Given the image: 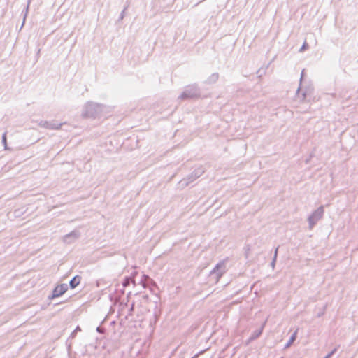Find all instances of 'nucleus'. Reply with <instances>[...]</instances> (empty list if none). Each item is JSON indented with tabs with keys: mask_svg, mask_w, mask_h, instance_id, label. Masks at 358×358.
I'll return each mask as SVG.
<instances>
[{
	"mask_svg": "<svg viewBox=\"0 0 358 358\" xmlns=\"http://www.w3.org/2000/svg\"><path fill=\"white\" fill-rule=\"evenodd\" d=\"M127 6L125 7L123 10L121 12L120 16H119V19L118 20H122L124 17V13H125V10H127Z\"/></svg>",
	"mask_w": 358,
	"mask_h": 358,
	"instance_id": "19",
	"label": "nucleus"
},
{
	"mask_svg": "<svg viewBox=\"0 0 358 358\" xmlns=\"http://www.w3.org/2000/svg\"><path fill=\"white\" fill-rule=\"evenodd\" d=\"M6 132H5L3 136H2V143L4 146V149L5 150H8L9 148H8V145H7V138H6Z\"/></svg>",
	"mask_w": 358,
	"mask_h": 358,
	"instance_id": "16",
	"label": "nucleus"
},
{
	"mask_svg": "<svg viewBox=\"0 0 358 358\" xmlns=\"http://www.w3.org/2000/svg\"><path fill=\"white\" fill-rule=\"evenodd\" d=\"M30 1H31L30 0H28V3H27V6L25 7L24 10H23V13H24V18H23L22 24L21 25V28L24 24L25 20H26V17H27V13H28V11H29V7Z\"/></svg>",
	"mask_w": 358,
	"mask_h": 358,
	"instance_id": "13",
	"label": "nucleus"
},
{
	"mask_svg": "<svg viewBox=\"0 0 358 358\" xmlns=\"http://www.w3.org/2000/svg\"><path fill=\"white\" fill-rule=\"evenodd\" d=\"M75 331H80V328L79 326H78L76 329L74 330Z\"/></svg>",
	"mask_w": 358,
	"mask_h": 358,
	"instance_id": "25",
	"label": "nucleus"
},
{
	"mask_svg": "<svg viewBox=\"0 0 358 358\" xmlns=\"http://www.w3.org/2000/svg\"><path fill=\"white\" fill-rule=\"evenodd\" d=\"M337 349L334 348L329 354H327L324 358H330L336 352Z\"/></svg>",
	"mask_w": 358,
	"mask_h": 358,
	"instance_id": "20",
	"label": "nucleus"
},
{
	"mask_svg": "<svg viewBox=\"0 0 358 358\" xmlns=\"http://www.w3.org/2000/svg\"><path fill=\"white\" fill-rule=\"evenodd\" d=\"M39 125L41 127H44L48 129H60L62 123H58L56 121H44L42 120L40 122Z\"/></svg>",
	"mask_w": 358,
	"mask_h": 358,
	"instance_id": "8",
	"label": "nucleus"
},
{
	"mask_svg": "<svg viewBox=\"0 0 358 358\" xmlns=\"http://www.w3.org/2000/svg\"><path fill=\"white\" fill-rule=\"evenodd\" d=\"M324 207L320 206L308 217V227L312 229L316 223L320 220L324 215Z\"/></svg>",
	"mask_w": 358,
	"mask_h": 358,
	"instance_id": "4",
	"label": "nucleus"
},
{
	"mask_svg": "<svg viewBox=\"0 0 358 358\" xmlns=\"http://www.w3.org/2000/svg\"><path fill=\"white\" fill-rule=\"evenodd\" d=\"M296 331H295L292 336L291 337L289 338L288 342L287 343V344L285 345V348H288L289 347L292 343L295 341L296 339Z\"/></svg>",
	"mask_w": 358,
	"mask_h": 358,
	"instance_id": "15",
	"label": "nucleus"
},
{
	"mask_svg": "<svg viewBox=\"0 0 358 358\" xmlns=\"http://www.w3.org/2000/svg\"><path fill=\"white\" fill-rule=\"evenodd\" d=\"M323 315V313H322V314H318V317H320Z\"/></svg>",
	"mask_w": 358,
	"mask_h": 358,
	"instance_id": "28",
	"label": "nucleus"
},
{
	"mask_svg": "<svg viewBox=\"0 0 358 358\" xmlns=\"http://www.w3.org/2000/svg\"><path fill=\"white\" fill-rule=\"evenodd\" d=\"M134 303H132L131 307V308H130V309H129V311H130V312L133 311V310H134Z\"/></svg>",
	"mask_w": 358,
	"mask_h": 358,
	"instance_id": "24",
	"label": "nucleus"
},
{
	"mask_svg": "<svg viewBox=\"0 0 358 358\" xmlns=\"http://www.w3.org/2000/svg\"><path fill=\"white\" fill-rule=\"evenodd\" d=\"M140 283L144 288H149L151 292H154V288L157 286L156 282L147 275H143Z\"/></svg>",
	"mask_w": 358,
	"mask_h": 358,
	"instance_id": "6",
	"label": "nucleus"
},
{
	"mask_svg": "<svg viewBox=\"0 0 358 358\" xmlns=\"http://www.w3.org/2000/svg\"><path fill=\"white\" fill-rule=\"evenodd\" d=\"M219 78V73H213L211 74L208 79L206 80V83L207 84H213L217 82V80Z\"/></svg>",
	"mask_w": 358,
	"mask_h": 358,
	"instance_id": "11",
	"label": "nucleus"
},
{
	"mask_svg": "<svg viewBox=\"0 0 358 358\" xmlns=\"http://www.w3.org/2000/svg\"><path fill=\"white\" fill-rule=\"evenodd\" d=\"M308 44L306 42H304L303 44L302 45V46L301 47L299 51L302 52L304 50H306L308 48Z\"/></svg>",
	"mask_w": 358,
	"mask_h": 358,
	"instance_id": "21",
	"label": "nucleus"
},
{
	"mask_svg": "<svg viewBox=\"0 0 358 358\" xmlns=\"http://www.w3.org/2000/svg\"><path fill=\"white\" fill-rule=\"evenodd\" d=\"M106 106L94 102H87L83 111V116L96 118L104 110Z\"/></svg>",
	"mask_w": 358,
	"mask_h": 358,
	"instance_id": "1",
	"label": "nucleus"
},
{
	"mask_svg": "<svg viewBox=\"0 0 358 358\" xmlns=\"http://www.w3.org/2000/svg\"><path fill=\"white\" fill-rule=\"evenodd\" d=\"M278 248H279V246L275 248V252H274L273 258L272 259V262H271V267L273 268H275V262H276V259H277V256H278Z\"/></svg>",
	"mask_w": 358,
	"mask_h": 358,
	"instance_id": "14",
	"label": "nucleus"
},
{
	"mask_svg": "<svg viewBox=\"0 0 358 358\" xmlns=\"http://www.w3.org/2000/svg\"><path fill=\"white\" fill-rule=\"evenodd\" d=\"M200 96V90L196 85H187L185 87L184 91L178 96V99L182 101L198 98Z\"/></svg>",
	"mask_w": 358,
	"mask_h": 358,
	"instance_id": "2",
	"label": "nucleus"
},
{
	"mask_svg": "<svg viewBox=\"0 0 358 358\" xmlns=\"http://www.w3.org/2000/svg\"><path fill=\"white\" fill-rule=\"evenodd\" d=\"M74 334H76V331H75L72 332L71 336H73Z\"/></svg>",
	"mask_w": 358,
	"mask_h": 358,
	"instance_id": "26",
	"label": "nucleus"
},
{
	"mask_svg": "<svg viewBox=\"0 0 358 358\" xmlns=\"http://www.w3.org/2000/svg\"><path fill=\"white\" fill-rule=\"evenodd\" d=\"M96 331H97V332H99V333L103 334V333H104L105 329H104V328H103L102 327L99 326V327H97V328H96Z\"/></svg>",
	"mask_w": 358,
	"mask_h": 358,
	"instance_id": "22",
	"label": "nucleus"
},
{
	"mask_svg": "<svg viewBox=\"0 0 358 358\" xmlns=\"http://www.w3.org/2000/svg\"><path fill=\"white\" fill-rule=\"evenodd\" d=\"M81 277L78 275L74 276L69 282V287L71 289L76 288L80 282Z\"/></svg>",
	"mask_w": 358,
	"mask_h": 358,
	"instance_id": "10",
	"label": "nucleus"
},
{
	"mask_svg": "<svg viewBox=\"0 0 358 358\" xmlns=\"http://www.w3.org/2000/svg\"><path fill=\"white\" fill-rule=\"evenodd\" d=\"M226 272V266L224 262H220L216 264L215 268L210 272V275H215L217 280L220 279L222 275Z\"/></svg>",
	"mask_w": 358,
	"mask_h": 358,
	"instance_id": "7",
	"label": "nucleus"
},
{
	"mask_svg": "<svg viewBox=\"0 0 358 358\" xmlns=\"http://www.w3.org/2000/svg\"><path fill=\"white\" fill-rule=\"evenodd\" d=\"M40 51H41V50L39 49V50H38V52H37V55H39Z\"/></svg>",
	"mask_w": 358,
	"mask_h": 358,
	"instance_id": "27",
	"label": "nucleus"
},
{
	"mask_svg": "<svg viewBox=\"0 0 358 358\" xmlns=\"http://www.w3.org/2000/svg\"><path fill=\"white\" fill-rule=\"evenodd\" d=\"M80 236V232L78 231H72L71 232L66 234L63 237V241L67 244H70Z\"/></svg>",
	"mask_w": 358,
	"mask_h": 358,
	"instance_id": "9",
	"label": "nucleus"
},
{
	"mask_svg": "<svg viewBox=\"0 0 358 358\" xmlns=\"http://www.w3.org/2000/svg\"><path fill=\"white\" fill-rule=\"evenodd\" d=\"M68 290L67 284H60L56 286L52 290V294L48 296L49 299H53L63 295Z\"/></svg>",
	"mask_w": 358,
	"mask_h": 358,
	"instance_id": "5",
	"label": "nucleus"
},
{
	"mask_svg": "<svg viewBox=\"0 0 358 358\" xmlns=\"http://www.w3.org/2000/svg\"><path fill=\"white\" fill-rule=\"evenodd\" d=\"M304 71H305V69H303L302 71H301V78H300V85H301V82H302V80L303 78V76H304ZM301 90V85H299V87H298L297 90H296V95H299V91Z\"/></svg>",
	"mask_w": 358,
	"mask_h": 358,
	"instance_id": "18",
	"label": "nucleus"
},
{
	"mask_svg": "<svg viewBox=\"0 0 358 358\" xmlns=\"http://www.w3.org/2000/svg\"><path fill=\"white\" fill-rule=\"evenodd\" d=\"M192 358H194V357H192Z\"/></svg>",
	"mask_w": 358,
	"mask_h": 358,
	"instance_id": "29",
	"label": "nucleus"
},
{
	"mask_svg": "<svg viewBox=\"0 0 358 358\" xmlns=\"http://www.w3.org/2000/svg\"><path fill=\"white\" fill-rule=\"evenodd\" d=\"M204 173V169L202 167H199L194 170V171L187 176L186 178L182 179L178 184L179 189H183L188 186L190 183L194 182L196 179L199 178Z\"/></svg>",
	"mask_w": 358,
	"mask_h": 358,
	"instance_id": "3",
	"label": "nucleus"
},
{
	"mask_svg": "<svg viewBox=\"0 0 358 358\" xmlns=\"http://www.w3.org/2000/svg\"><path fill=\"white\" fill-rule=\"evenodd\" d=\"M306 94H307V90H306L305 92H303L301 94V100H304L306 97Z\"/></svg>",
	"mask_w": 358,
	"mask_h": 358,
	"instance_id": "23",
	"label": "nucleus"
},
{
	"mask_svg": "<svg viewBox=\"0 0 358 358\" xmlns=\"http://www.w3.org/2000/svg\"><path fill=\"white\" fill-rule=\"evenodd\" d=\"M133 280L131 278H126L124 281L122 282V286L127 287L130 285L131 282H132Z\"/></svg>",
	"mask_w": 358,
	"mask_h": 358,
	"instance_id": "17",
	"label": "nucleus"
},
{
	"mask_svg": "<svg viewBox=\"0 0 358 358\" xmlns=\"http://www.w3.org/2000/svg\"><path fill=\"white\" fill-rule=\"evenodd\" d=\"M264 327V324H263L262 325V327L259 329H257V330H255V331H253L250 337V340L252 341V340L257 339L262 334Z\"/></svg>",
	"mask_w": 358,
	"mask_h": 358,
	"instance_id": "12",
	"label": "nucleus"
}]
</instances>
